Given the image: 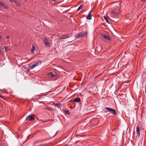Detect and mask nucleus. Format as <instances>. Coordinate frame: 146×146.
Wrapping results in <instances>:
<instances>
[{"instance_id": "nucleus-8", "label": "nucleus", "mask_w": 146, "mask_h": 146, "mask_svg": "<svg viewBox=\"0 0 146 146\" xmlns=\"http://www.w3.org/2000/svg\"><path fill=\"white\" fill-rule=\"evenodd\" d=\"M86 33L84 32L80 33L77 35V38H78L81 37H83L86 35Z\"/></svg>"}, {"instance_id": "nucleus-22", "label": "nucleus", "mask_w": 146, "mask_h": 146, "mask_svg": "<svg viewBox=\"0 0 146 146\" xmlns=\"http://www.w3.org/2000/svg\"><path fill=\"white\" fill-rule=\"evenodd\" d=\"M3 7L5 9H7L8 8V7L6 4H4V5Z\"/></svg>"}, {"instance_id": "nucleus-36", "label": "nucleus", "mask_w": 146, "mask_h": 146, "mask_svg": "<svg viewBox=\"0 0 146 146\" xmlns=\"http://www.w3.org/2000/svg\"><path fill=\"white\" fill-rule=\"evenodd\" d=\"M145 91H146V89H145Z\"/></svg>"}, {"instance_id": "nucleus-14", "label": "nucleus", "mask_w": 146, "mask_h": 146, "mask_svg": "<svg viewBox=\"0 0 146 146\" xmlns=\"http://www.w3.org/2000/svg\"><path fill=\"white\" fill-rule=\"evenodd\" d=\"M92 17L91 14L90 13H89L87 15L86 18L88 19H92Z\"/></svg>"}, {"instance_id": "nucleus-17", "label": "nucleus", "mask_w": 146, "mask_h": 146, "mask_svg": "<svg viewBox=\"0 0 146 146\" xmlns=\"http://www.w3.org/2000/svg\"><path fill=\"white\" fill-rule=\"evenodd\" d=\"M138 146H144V143L143 140L141 141L140 143H139Z\"/></svg>"}, {"instance_id": "nucleus-18", "label": "nucleus", "mask_w": 146, "mask_h": 146, "mask_svg": "<svg viewBox=\"0 0 146 146\" xmlns=\"http://www.w3.org/2000/svg\"><path fill=\"white\" fill-rule=\"evenodd\" d=\"M62 104L60 103H57L55 104V106L58 108H60Z\"/></svg>"}, {"instance_id": "nucleus-15", "label": "nucleus", "mask_w": 146, "mask_h": 146, "mask_svg": "<svg viewBox=\"0 0 146 146\" xmlns=\"http://www.w3.org/2000/svg\"><path fill=\"white\" fill-rule=\"evenodd\" d=\"M35 49H36L34 45H33L32 46V48H31V52L33 53H34V50H35Z\"/></svg>"}, {"instance_id": "nucleus-12", "label": "nucleus", "mask_w": 146, "mask_h": 146, "mask_svg": "<svg viewBox=\"0 0 146 146\" xmlns=\"http://www.w3.org/2000/svg\"><path fill=\"white\" fill-rule=\"evenodd\" d=\"M49 75L50 76L51 78L56 77L58 75L57 74H54L52 72H51L49 73Z\"/></svg>"}, {"instance_id": "nucleus-4", "label": "nucleus", "mask_w": 146, "mask_h": 146, "mask_svg": "<svg viewBox=\"0 0 146 146\" xmlns=\"http://www.w3.org/2000/svg\"><path fill=\"white\" fill-rule=\"evenodd\" d=\"M35 119V115L33 114L27 116L26 119V120L31 121L34 120Z\"/></svg>"}, {"instance_id": "nucleus-24", "label": "nucleus", "mask_w": 146, "mask_h": 146, "mask_svg": "<svg viewBox=\"0 0 146 146\" xmlns=\"http://www.w3.org/2000/svg\"><path fill=\"white\" fill-rule=\"evenodd\" d=\"M66 113L67 114H69L70 113L69 111L68 110L66 111Z\"/></svg>"}, {"instance_id": "nucleus-11", "label": "nucleus", "mask_w": 146, "mask_h": 146, "mask_svg": "<svg viewBox=\"0 0 146 146\" xmlns=\"http://www.w3.org/2000/svg\"><path fill=\"white\" fill-rule=\"evenodd\" d=\"M70 37V36L69 35H62L59 38V39H64L66 38H68Z\"/></svg>"}, {"instance_id": "nucleus-2", "label": "nucleus", "mask_w": 146, "mask_h": 146, "mask_svg": "<svg viewBox=\"0 0 146 146\" xmlns=\"http://www.w3.org/2000/svg\"><path fill=\"white\" fill-rule=\"evenodd\" d=\"M144 126H142L141 127L137 126V134L139 136L140 135V132L144 134Z\"/></svg>"}, {"instance_id": "nucleus-28", "label": "nucleus", "mask_w": 146, "mask_h": 146, "mask_svg": "<svg viewBox=\"0 0 146 146\" xmlns=\"http://www.w3.org/2000/svg\"><path fill=\"white\" fill-rule=\"evenodd\" d=\"M10 1L11 2H13L14 1V0H10Z\"/></svg>"}, {"instance_id": "nucleus-23", "label": "nucleus", "mask_w": 146, "mask_h": 146, "mask_svg": "<svg viewBox=\"0 0 146 146\" xmlns=\"http://www.w3.org/2000/svg\"><path fill=\"white\" fill-rule=\"evenodd\" d=\"M4 3L3 2L0 1V6L1 7H3L4 5Z\"/></svg>"}, {"instance_id": "nucleus-19", "label": "nucleus", "mask_w": 146, "mask_h": 146, "mask_svg": "<svg viewBox=\"0 0 146 146\" xmlns=\"http://www.w3.org/2000/svg\"><path fill=\"white\" fill-rule=\"evenodd\" d=\"M15 2L17 6L19 7L21 6V4L17 1H15Z\"/></svg>"}, {"instance_id": "nucleus-34", "label": "nucleus", "mask_w": 146, "mask_h": 146, "mask_svg": "<svg viewBox=\"0 0 146 146\" xmlns=\"http://www.w3.org/2000/svg\"><path fill=\"white\" fill-rule=\"evenodd\" d=\"M1 54V52H0V54Z\"/></svg>"}, {"instance_id": "nucleus-13", "label": "nucleus", "mask_w": 146, "mask_h": 146, "mask_svg": "<svg viewBox=\"0 0 146 146\" xmlns=\"http://www.w3.org/2000/svg\"><path fill=\"white\" fill-rule=\"evenodd\" d=\"M81 101V100L80 98H75L73 100V101L74 102H80Z\"/></svg>"}, {"instance_id": "nucleus-10", "label": "nucleus", "mask_w": 146, "mask_h": 146, "mask_svg": "<svg viewBox=\"0 0 146 146\" xmlns=\"http://www.w3.org/2000/svg\"><path fill=\"white\" fill-rule=\"evenodd\" d=\"M102 36L106 40H110V37L106 35H102Z\"/></svg>"}, {"instance_id": "nucleus-31", "label": "nucleus", "mask_w": 146, "mask_h": 146, "mask_svg": "<svg viewBox=\"0 0 146 146\" xmlns=\"http://www.w3.org/2000/svg\"><path fill=\"white\" fill-rule=\"evenodd\" d=\"M53 1H55V0H52Z\"/></svg>"}, {"instance_id": "nucleus-9", "label": "nucleus", "mask_w": 146, "mask_h": 146, "mask_svg": "<svg viewBox=\"0 0 146 146\" xmlns=\"http://www.w3.org/2000/svg\"><path fill=\"white\" fill-rule=\"evenodd\" d=\"M119 12H116L115 11H111L110 12V14H111V15H115V16H117L119 14Z\"/></svg>"}, {"instance_id": "nucleus-29", "label": "nucleus", "mask_w": 146, "mask_h": 146, "mask_svg": "<svg viewBox=\"0 0 146 146\" xmlns=\"http://www.w3.org/2000/svg\"><path fill=\"white\" fill-rule=\"evenodd\" d=\"M38 141H36V142H35L34 143V145H35Z\"/></svg>"}, {"instance_id": "nucleus-25", "label": "nucleus", "mask_w": 146, "mask_h": 146, "mask_svg": "<svg viewBox=\"0 0 146 146\" xmlns=\"http://www.w3.org/2000/svg\"><path fill=\"white\" fill-rule=\"evenodd\" d=\"M141 1L143 3L146 2V0H141Z\"/></svg>"}, {"instance_id": "nucleus-30", "label": "nucleus", "mask_w": 146, "mask_h": 146, "mask_svg": "<svg viewBox=\"0 0 146 146\" xmlns=\"http://www.w3.org/2000/svg\"><path fill=\"white\" fill-rule=\"evenodd\" d=\"M5 50L6 51V47H5Z\"/></svg>"}, {"instance_id": "nucleus-1", "label": "nucleus", "mask_w": 146, "mask_h": 146, "mask_svg": "<svg viewBox=\"0 0 146 146\" xmlns=\"http://www.w3.org/2000/svg\"><path fill=\"white\" fill-rule=\"evenodd\" d=\"M87 124L84 122L80 123L78 124V128L76 132L78 133L81 134L86 126Z\"/></svg>"}, {"instance_id": "nucleus-5", "label": "nucleus", "mask_w": 146, "mask_h": 146, "mask_svg": "<svg viewBox=\"0 0 146 146\" xmlns=\"http://www.w3.org/2000/svg\"><path fill=\"white\" fill-rule=\"evenodd\" d=\"M42 63L41 61H38L35 63L34 64L31 66H30V68L31 69H33L36 67L38 66Z\"/></svg>"}, {"instance_id": "nucleus-20", "label": "nucleus", "mask_w": 146, "mask_h": 146, "mask_svg": "<svg viewBox=\"0 0 146 146\" xmlns=\"http://www.w3.org/2000/svg\"><path fill=\"white\" fill-rule=\"evenodd\" d=\"M84 5L83 4L81 5L78 9V11H80L81 9L83 7Z\"/></svg>"}, {"instance_id": "nucleus-32", "label": "nucleus", "mask_w": 146, "mask_h": 146, "mask_svg": "<svg viewBox=\"0 0 146 146\" xmlns=\"http://www.w3.org/2000/svg\"><path fill=\"white\" fill-rule=\"evenodd\" d=\"M1 36H0V40H1Z\"/></svg>"}, {"instance_id": "nucleus-3", "label": "nucleus", "mask_w": 146, "mask_h": 146, "mask_svg": "<svg viewBox=\"0 0 146 146\" xmlns=\"http://www.w3.org/2000/svg\"><path fill=\"white\" fill-rule=\"evenodd\" d=\"M105 109L111 112V113L115 115H117V113L116 112L115 110L114 109L110 107H106Z\"/></svg>"}, {"instance_id": "nucleus-27", "label": "nucleus", "mask_w": 146, "mask_h": 146, "mask_svg": "<svg viewBox=\"0 0 146 146\" xmlns=\"http://www.w3.org/2000/svg\"><path fill=\"white\" fill-rule=\"evenodd\" d=\"M47 109L48 110H51V109L49 108L48 107L47 108Z\"/></svg>"}, {"instance_id": "nucleus-35", "label": "nucleus", "mask_w": 146, "mask_h": 146, "mask_svg": "<svg viewBox=\"0 0 146 146\" xmlns=\"http://www.w3.org/2000/svg\"><path fill=\"white\" fill-rule=\"evenodd\" d=\"M1 95H0V97H1Z\"/></svg>"}, {"instance_id": "nucleus-6", "label": "nucleus", "mask_w": 146, "mask_h": 146, "mask_svg": "<svg viewBox=\"0 0 146 146\" xmlns=\"http://www.w3.org/2000/svg\"><path fill=\"white\" fill-rule=\"evenodd\" d=\"M131 72L129 70H126L124 72V75L125 76L127 77L128 78H129L130 77V74Z\"/></svg>"}, {"instance_id": "nucleus-16", "label": "nucleus", "mask_w": 146, "mask_h": 146, "mask_svg": "<svg viewBox=\"0 0 146 146\" xmlns=\"http://www.w3.org/2000/svg\"><path fill=\"white\" fill-rule=\"evenodd\" d=\"M114 3H116V5H115V6L116 7H119L120 6V3L119 2H115Z\"/></svg>"}, {"instance_id": "nucleus-7", "label": "nucleus", "mask_w": 146, "mask_h": 146, "mask_svg": "<svg viewBox=\"0 0 146 146\" xmlns=\"http://www.w3.org/2000/svg\"><path fill=\"white\" fill-rule=\"evenodd\" d=\"M44 43L48 47H50V46L49 42L48 40L46 38H44Z\"/></svg>"}, {"instance_id": "nucleus-26", "label": "nucleus", "mask_w": 146, "mask_h": 146, "mask_svg": "<svg viewBox=\"0 0 146 146\" xmlns=\"http://www.w3.org/2000/svg\"><path fill=\"white\" fill-rule=\"evenodd\" d=\"M9 38H10L9 36H7L6 37V38L7 39H9Z\"/></svg>"}, {"instance_id": "nucleus-21", "label": "nucleus", "mask_w": 146, "mask_h": 146, "mask_svg": "<svg viewBox=\"0 0 146 146\" xmlns=\"http://www.w3.org/2000/svg\"><path fill=\"white\" fill-rule=\"evenodd\" d=\"M104 19L106 21L107 23H109L108 19L107 18L106 16H104Z\"/></svg>"}, {"instance_id": "nucleus-33", "label": "nucleus", "mask_w": 146, "mask_h": 146, "mask_svg": "<svg viewBox=\"0 0 146 146\" xmlns=\"http://www.w3.org/2000/svg\"><path fill=\"white\" fill-rule=\"evenodd\" d=\"M140 26H140L138 28H139L140 27Z\"/></svg>"}]
</instances>
